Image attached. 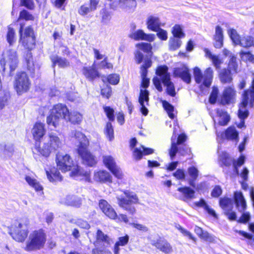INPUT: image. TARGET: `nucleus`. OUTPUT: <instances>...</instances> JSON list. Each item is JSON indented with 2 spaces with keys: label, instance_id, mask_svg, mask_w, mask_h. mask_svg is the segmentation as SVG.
<instances>
[{
  "label": "nucleus",
  "instance_id": "obj_1",
  "mask_svg": "<svg viewBox=\"0 0 254 254\" xmlns=\"http://www.w3.org/2000/svg\"><path fill=\"white\" fill-rule=\"evenodd\" d=\"M24 26L25 24L23 22L19 23V42L26 51L24 55V60L26 64V69L30 75L33 76L35 74V66L31 51L36 48V36L31 25L27 26L24 28Z\"/></svg>",
  "mask_w": 254,
  "mask_h": 254
},
{
  "label": "nucleus",
  "instance_id": "obj_2",
  "mask_svg": "<svg viewBox=\"0 0 254 254\" xmlns=\"http://www.w3.org/2000/svg\"><path fill=\"white\" fill-rule=\"evenodd\" d=\"M187 139V136L185 133L178 135L176 142L175 138L171 137V147L169 149V154L171 159H173L177 153L183 156H188V159H191L193 157L190 149L185 144Z\"/></svg>",
  "mask_w": 254,
  "mask_h": 254
},
{
  "label": "nucleus",
  "instance_id": "obj_3",
  "mask_svg": "<svg viewBox=\"0 0 254 254\" xmlns=\"http://www.w3.org/2000/svg\"><path fill=\"white\" fill-rule=\"evenodd\" d=\"M13 85L14 89L19 96L28 92L31 87V81L28 73L23 70L17 71Z\"/></svg>",
  "mask_w": 254,
  "mask_h": 254
},
{
  "label": "nucleus",
  "instance_id": "obj_4",
  "mask_svg": "<svg viewBox=\"0 0 254 254\" xmlns=\"http://www.w3.org/2000/svg\"><path fill=\"white\" fill-rule=\"evenodd\" d=\"M57 166L62 172L70 171L69 176L76 178L78 177L87 176L88 173L80 168L76 160H58Z\"/></svg>",
  "mask_w": 254,
  "mask_h": 254
},
{
  "label": "nucleus",
  "instance_id": "obj_5",
  "mask_svg": "<svg viewBox=\"0 0 254 254\" xmlns=\"http://www.w3.org/2000/svg\"><path fill=\"white\" fill-rule=\"evenodd\" d=\"M69 110L65 105L59 103L55 105L50 114L47 117L46 122L48 126L56 127L60 119H66Z\"/></svg>",
  "mask_w": 254,
  "mask_h": 254
},
{
  "label": "nucleus",
  "instance_id": "obj_6",
  "mask_svg": "<svg viewBox=\"0 0 254 254\" xmlns=\"http://www.w3.org/2000/svg\"><path fill=\"white\" fill-rule=\"evenodd\" d=\"M46 241V235L43 230L40 229L32 232L26 242L25 250L32 251L40 250L44 247Z\"/></svg>",
  "mask_w": 254,
  "mask_h": 254
},
{
  "label": "nucleus",
  "instance_id": "obj_7",
  "mask_svg": "<svg viewBox=\"0 0 254 254\" xmlns=\"http://www.w3.org/2000/svg\"><path fill=\"white\" fill-rule=\"evenodd\" d=\"M27 226L26 219L15 221L9 228V234L16 241L23 242L27 237Z\"/></svg>",
  "mask_w": 254,
  "mask_h": 254
},
{
  "label": "nucleus",
  "instance_id": "obj_8",
  "mask_svg": "<svg viewBox=\"0 0 254 254\" xmlns=\"http://www.w3.org/2000/svg\"><path fill=\"white\" fill-rule=\"evenodd\" d=\"M124 195H117V203L119 206L130 214H133L136 211L135 207L131 204L137 203L138 199L136 195L128 191H124Z\"/></svg>",
  "mask_w": 254,
  "mask_h": 254
},
{
  "label": "nucleus",
  "instance_id": "obj_9",
  "mask_svg": "<svg viewBox=\"0 0 254 254\" xmlns=\"http://www.w3.org/2000/svg\"><path fill=\"white\" fill-rule=\"evenodd\" d=\"M72 134L79 142L77 152L81 158L93 159L92 154L88 149L89 141L86 135L81 131L77 130H74Z\"/></svg>",
  "mask_w": 254,
  "mask_h": 254
},
{
  "label": "nucleus",
  "instance_id": "obj_10",
  "mask_svg": "<svg viewBox=\"0 0 254 254\" xmlns=\"http://www.w3.org/2000/svg\"><path fill=\"white\" fill-rule=\"evenodd\" d=\"M193 76L195 82L200 84V88L203 86L209 88L212 81L213 71L210 67H208L203 74L199 67H195L193 68Z\"/></svg>",
  "mask_w": 254,
  "mask_h": 254
},
{
  "label": "nucleus",
  "instance_id": "obj_11",
  "mask_svg": "<svg viewBox=\"0 0 254 254\" xmlns=\"http://www.w3.org/2000/svg\"><path fill=\"white\" fill-rule=\"evenodd\" d=\"M229 36L232 42L236 45L249 48L254 47V37L249 35H244L242 37L237 33L234 29H231L228 31Z\"/></svg>",
  "mask_w": 254,
  "mask_h": 254
},
{
  "label": "nucleus",
  "instance_id": "obj_12",
  "mask_svg": "<svg viewBox=\"0 0 254 254\" xmlns=\"http://www.w3.org/2000/svg\"><path fill=\"white\" fill-rule=\"evenodd\" d=\"M237 91L233 85L225 87L218 100L219 105L225 106L236 102Z\"/></svg>",
  "mask_w": 254,
  "mask_h": 254
},
{
  "label": "nucleus",
  "instance_id": "obj_13",
  "mask_svg": "<svg viewBox=\"0 0 254 254\" xmlns=\"http://www.w3.org/2000/svg\"><path fill=\"white\" fill-rule=\"evenodd\" d=\"M136 47L139 50H136L134 53V60L137 64L143 62V60L146 56H151L152 58V47L151 44L145 42H141L136 45Z\"/></svg>",
  "mask_w": 254,
  "mask_h": 254
},
{
  "label": "nucleus",
  "instance_id": "obj_14",
  "mask_svg": "<svg viewBox=\"0 0 254 254\" xmlns=\"http://www.w3.org/2000/svg\"><path fill=\"white\" fill-rule=\"evenodd\" d=\"M242 107L253 108L254 106V79L248 89L243 91L241 95V100L239 103Z\"/></svg>",
  "mask_w": 254,
  "mask_h": 254
},
{
  "label": "nucleus",
  "instance_id": "obj_15",
  "mask_svg": "<svg viewBox=\"0 0 254 254\" xmlns=\"http://www.w3.org/2000/svg\"><path fill=\"white\" fill-rule=\"evenodd\" d=\"M152 61L151 56H146L142 64L140 66V74L141 77V86L147 88L150 83L149 78H147L148 69L151 67Z\"/></svg>",
  "mask_w": 254,
  "mask_h": 254
},
{
  "label": "nucleus",
  "instance_id": "obj_16",
  "mask_svg": "<svg viewBox=\"0 0 254 254\" xmlns=\"http://www.w3.org/2000/svg\"><path fill=\"white\" fill-rule=\"evenodd\" d=\"M175 77L181 78L184 82L190 84L191 81V76L189 68L185 64L180 67H175L173 71Z\"/></svg>",
  "mask_w": 254,
  "mask_h": 254
},
{
  "label": "nucleus",
  "instance_id": "obj_17",
  "mask_svg": "<svg viewBox=\"0 0 254 254\" xmlns=\"http://www.w3.org/2000/svg\"><path fill=\"white\" fill-rule=\"evenodd\" d=\"M216 134L218 137H220L223 140L226 139L235 141L236 143L239 140V132L233 126H231L227 127L224 132H217Z\"/></svg>",
  "mask_w": 254,
  "mask_h": 254
},
{
  "label": "nucleus",
  "instance_id": "obj_18",
  "mask_svg": "<svg viewBox=\"0 0 254 254\" xmlns=\"http://www.w3.org/2000/svg\"><path fill=\"white\" fill-rule=\"evenodd\" d=\"M82 74L90 81H93L101 76V74L96 66H83L81 70Z\"/></svg>",
  "mask_w": 254,
  "mask_h": 254
},
{
  "label": "nucleus",
  "instance_id": "obj_19",
  "mask_svg": "<svg viewBox=\"0 0 254 254\" xmlns=\"http://www.w3.org/2000/svg\"><path fill=\"white\" fill-rule=\"evenodd\" d=\"M128 37L135 41H146L152 42L155 40L153 34H146L142 29H138L128 35Z\"/></svg>",
  "mask_w": 254,
  "mask_h": 254
},
{
  "label": "nucleus",
  "instance_id": "obj_20",
  "mask_svg": "<svg viewBox=\"0 0 254 254\" xmlns=\"http://www.w3.org/2000/svg\"><path fill=\"white\" fill-rule=\"evenodd\" d=\"M99 206L102 212L109 218L116 219L117 214L112 206L104 199H101L99 202Z\"/></svg>",
  "mask_w": 254,
  "mask_h": 254
},
{
  "label": "nucleus",
  "instance_id": "obj_21",
  "mask_svg": "<svg viewBox=\"0 0 254 254\" xmlns=\"http://www.w3.org/2000/svg\"><path fill=\"white\" fill-rule=\"evenodd\" d=\"M45 132V124L39 122H36L32 128V135L35 142L40 143Z\"/></svg>",
  "mask_w": 254,
  "mask_h": 254
},
{
  "label": "nucleus",
  "instance_id": "obj_22",
  "mask_svg": "<svg viewBox=\"0 0 254 254\" xmlns=\"http://www.w3.org/2000/svg\"><path fill=\"white\" fill-rule=\"evenodd\" d=\"M152 245L161 252L169 254L173 252V248L171 244L165 239L160 238L156 241H153Z\"/></svg>",
  "mask_w": 254,
  "mask_h": 254
},
{
  "label": "nucleus",
  "instance_id": "obj_23",
  "mask_svg": "<svg viewBox=\"0 0 254 254\" xmlns=\"http://www.w3.org/2000/svg\"><path fill=\"white\" fill-rule=\"evenodd\" d=\"M213 46L216 49H221L223 46L224 34L223 29L219 25L215 28V33L213 36Z\"/></svg>",
  "mask_w": 254,
  "mask_h": 254
},
{
  "label": "nucleus",
  "instance_id": "obj_24",
  "mask_svg": "<svg viewBox=\"0 0 254 254\" xmlns=\"http://www.w3.org/2000/svg\"><path fill=\"white\" fill-rule=\"evenodd\" d=\"M103 162L105 166L117 178L123 179L124 174L121 169L116 165L114 160H104Z\"/></svg>",
  "mask_w": 254,
  "mask_h": 254
},
{
  "label": "nucleus",
  "instance_id": "obj_25",
  "mask_svg": "<svg viewBox=\"0 0 254 254\" xmlns=\"http://www.w3.org/2000/svg\"><path fill=\"white\" fill-rule=\"evenodd\" d=\"M154 151L155 150L153 148L140 145L139 147L134 148L133 154L136 159H141L144 156L154 153Z\"/></svg>",
  "mask_w": 254,
  "mask_h": 254
},
{
  "label": "nucleus",
  "instance_id": "obj_26",
  "mask_svg": "<svg viewBox=\"0 0 254 254\" xmlns=\"http://www.w3.org/2000/svg\"><path fill=\"white\" fill-rule=\"evenodd\" d=\"M94 178L95 181L101 183H112V176L106 171H100L95 173Z\"/></svg>",
  "mask_w": 254,
  "mask_h": 254
},
{
  "label": "nucleus",
  "instance_id": "obj_27",
  "mask_svg": "<svg viewBox=\"0 0 254 254\" xmlns=\"http://www.w3.org/2000/svg\"><path fill=\"white\" fill-rule=\"evenodd\" d=\"M234 200L238 210L240 212L244 211L247 207V204L242 193L240 191L235 192Z\"/></svg>",
  "mask_w": 254,
  "mask_h": 254
},
{
  "label": "nucleus",
  "instance_id": "obj_28",
  "mask_svg": "<svg viewBox=\"0 0 254 254\" xmlns=\"http://www.w3.org/2000/svg\"><path fill=\"white\" fill-rule=\"evenodd\" d=\"M10 72L14 71L18 67L19 60L17 53L16 51H9L8 56Z\"/></svg>",
  "mask_w": 254,
  "mask_h": 254
},
{
  "label": "nucleus",
  "instance_id": "obj_29",
  "mask_svg": "<svg viewBox=\"0 0 254 254\" xmlns=\"http://www.w3.org/2000/svg\"><path fill=\"white\" fill-rule=\"evenodd\" d=\"M147 28L152 31H157L160 28L161 23L157 17L150 16L146 21Z\"/></svg>",
  "mask_w": 254,
  "mask_h": 254
},
{
  "label": "nucleus",
  "instance_id": "obj_30",
  "mask_svg": "<svg viewBox=\"0 0 254 254\" xmlns=\"http://www.w3.org/2000/svg\"><path fill=\"white\" fill-rule=\"evenodd\" d=\"M217 116L220 118L218 124L221 126H226L230 121V116L227 111L220 109H216L215 110Z\"/></svg>",
  "mask_w": 254,
  "mask_h": 254
},
{
  "label": "nucleus",
  "instance_id": "obj_31",
  "mask_svg": "<svg viewBox=\"0 0 254 254\" xmlns=\"http://www.w3.org/2000/svg\"><path fill=\"white\" fill-rule=\"evenodd\" d=\"M219 77L222 84H230L233 81L232 71L226 68L222 69L219 72Z\"/></svg>",
  "mask_w": 254,
  "mask_h": 254
},
{
  "label": "nucleus",
  "instance_id": "obj_32",
  "mask_svg": "<svg viewBox=\"0 0 254 254\" xmlns=\"http://www.w3.org/2000/svg\"><path fill=\"white\" fill-rule=\"evenodd\" d=\"M162 82L164 86H166L167 94L172 97H175L176 95L175 87L174 83L171 81L170 77H169L168 75L164 76Z\"/></svg>",
  "mask_w": 254,
  "mask_h": 254
},
{
  "label": "nucleus",
  "instance_id": "obj_33",
  "mask_svg": "<svg viewBox=\"0 0 254 254\" xmlns=\"http://www.w3.org/2000/svg\"><path fill=\"white\" fill-rule=\"evenodd\" d=\"M178 190L183 195V200L187 201L195 197V191L189 187L179 188Z\"/></svg>",
  "mask_w": 254,
  "mask_h": 254
},
{
  "label": "nucleus",
  "instance_id": "obj_34",
  "mask_svg": "<svg viewBox=\"0 0 254 254\" xmlns=\"http://www.w3.org/2000/svg\"><path fill=\"white\" fill-rule=\"evenodd\" d=\"M50 59L53 66L58 65L61 68H65L69 66L70 65L69 62L67 59L57 55L51 57Z\"/></svg>",
  "mask_w": 254,
  "mask_h": 254
},
{
  "label": "nucleus",
  "instance_id": "obj_35",
  "mask_svg": "<svg viewBox=\"0 0 254 254\" xmlns=\"http://www.w3.org/2000/svg\"><path fill=\"white\" fill-rule=\"evenodd\" d=\"M61 202L67 205L79 207L81 204V200L74 195H67L62 200Z\"/></svg>",
  "mask_w": 254,
  "mask_h": 254
},
{
  "label": "nucleus",
  "instance_id": "obj_36",
  "mask_svg": "<svg viewBox=\"0 0 254 254\" xmlns=\"http://www.w3.org/2000/svg\"><path fill=\"white\" fill-rule=\"evenodd\" d=\"M96 238V240L94 243L95 247L98 246L99 243L101 242H104L107 245H110L112 243V239L100 230L97 231Z\"/></svg>",
  "mask_w": 254,
  "mask_h": 254
},
{
  "label": "nucleus",
  "instance_id": "obj_37",
  "mask_svg": "<svg viewBox=\"0 0 254 254\" xmlns=\"http://www.w3.org/2000/svg\"><path fill=\"white\" fill-rule=\"evenodd\" d=\"M188 173L190 177L189 179H188L189 185L192 187L195 188V181L198 176V170L194 167H190L188 169Z\"/></svg>",
  "mask_w": 254,
  "mask_h": 254
},
{
  "label": "nucleus",
  "instance_id": "obj_38",
  "mask_svg": "<svg viewBox=\"0 0 254 254\" xmlns=\"http://www.w3.org/2000/svg\"><path fill=\"white\" fill-rule=\"evenodd\" d=\"M46 174L48 179L51 182H60L63 180L60 173L55 168L51 169L50 172L47 170Z\"/></svg>",
  "mask_w": 254,
  "mask_h": 254
},
{
  "label": "nucleus",
  "instance_id": "obj_39",
  "mask_svg": "<svg viewBox=\"0 0 254 254\" xmlns=\"http://www.w3.org/2000/svg\"><path fill=\"white\" fill-rule=\"evenodd\" d=\"M120 75L117 73H111L107 76L103 75L102 76V81L104 83H109L111 85H115L120 82Z\"/></svg>",
  "mask_w": 254,
  "mask_h": 254
},
{
  "label": "nucleus",
  "instance_id": "obj_40",
  "mask_svg": "<svg viewBox=\"0 0 254 254\" xmlns=\"http://www.w3.org/2000/svg\"><path fill=\"white\" fill-rule=\"evenodd\" d=\"M35 148L37 151L39 153L40 155L45 157H48L51 152V147L48 143H44L42 148H40V143L35 142Z\"/></svg>",
  "mask_w": 254,
  "mask_h": 254
},
{
  "label": "nucleus",
  "instance_id": "obj_41",
  "mask_svg": "<svg viewBox=\"0 0 254 254\" xmlns=\"http://www.w3.org/2000/svg\"><path fill=\"white\" fill-rule=\"evenodd\" d=\"M82 115L76 112H68L66 120L72 124H79L82 121Z\"/></svg>",
  "mask_w": 254,
  "mask_h": 254
},
{
  "label": "nucleus",
  "instance_id": "obj_42",
  "mask_svg": "<svg viewBox=\"0 0 254 254\" xmlns=\"http://www.w3.org/2000/svg\"><path fill=\"white\" fill-rule=\"evenodd\" d=\"M20 20L25 21H33L35 20V16L27 10L23 9L20 11L18 17L14 23H16Z\"/></svg>",
  "mask_w": 254,
  "mask_h": 254
},
{
  "label": "nucleus",
  "instance_id": "obj_43",
  "mask_svg": "<svg viewBox=\"0 0 254 254\" xmlns=\"http://www.w3.org/2000/svg\"><path fill=\"white\" fill-rule=\"evenodd\" d=\"M7 28L6 41L9 45H12L16 40L15 31L14 28L12 27V24L8 25Z\"/></svg>",
  "mask_w": 254,
  "mask_h": 254
},
{
  "label": "nucleus",
  "instance_id": "obj_44",
  "mask_svg": "<svg viewBox=\"0 0 254 254\" xmlns=\"http://www.w3.org/2000/svg\"><path fill=\"white\" fill-rule=\"evenodd\" d=\"M162 104L164 110L167 113L169 117L171 119L174 120L176 117V115L174 113L175 110L174 107L166 100L162 101Z\"/></svg>",
  "mask_w": 254,
  "mask_h": 254
},
{
  "label": "nucleus",
  "instance_id": "obj_45",
  "mask_svg": "<svg viewBox=\"0 0 254 254\" xmlns=\"http://www.w3.org/2000/svg\"><path fill=\"white\" fill-rule=\"evenodd\" d=\"M168 67L166 65H159L156 69V74L161 77V81H163V77L168 75L170 77V73L168 72Z\"/></svg>",
  "mask_w": 254,
  "mask_h": 254
},
{
  "label": "nucleus",
  "instance_id": "obj_46",
  "mask_svg": "<svg viewBox=\"0 0 254 254\" xmlns=\"http://www.w3.org/2000/svg\"><path fill=\"white\" fill-rule=\"evenodd\" d=\"M238 64L237 62V57L235 56H231L229 59L227 69H230L233 73L238 72Z\"/></svg>",
  "mask_w": 254,
  "mask_h": 254
},
{
  "label": "nucleus",
  "instance_id": "obj_47",
  "mask_svg": "<svg viewBox=\"0 0 254 254\" xmlns=\"http://www.w3.org/2000/svg\"><path fill=\"white\" fill-rule=\"evenodd\" d=\"M25 179L27 183L36 191H40L42 190V187L36 179L28 176H26Z\"/></svg>",
  "mask_w": 254,
  "mask_h": 254
},
{
  "label": "nucleus",
  "instance_id": "obj_48",
  "mask_svg": "<svg viewBox=\"0 0 254 254\" xmlns=\"http://www.w3.org/2000/svg\"><path fill=\"white\" fill-rule=\"evenodd\" d=\"M104 132L106 136L110 141H111L114 139V131L111 122H107L105 127Z\"/></svg>",
  "mask_w": 254,
  "mask_h": 254
},
{
  "label": "nucleus",
  "instance_id": "obj_49",
  "mask_svg": "<svg viewBox=\"0 0 254 254\" xmlns=\"http://www.w3.org/2000/svg\"><path fill=\"white\" fill-rule=\"evenodd\" d=\"M171 32L173 34V37L181 39L185 37V34L179 24H175L173 27Z\"/></svg>",
  "mask_w": 254,
  "mask_h": 254
},
{
  "label": "nucleus",
  "instance_id": "obj_50",
  "mask_svg": "<svg viewBox=\"0 0 254 254\" xmlns=\"http://www.w3.org/2000/svg\"><path fill=\"white\" fill-rule=\"evenodd\" d=\"M182 41L180 38L172 37L170 39L169 47L171 51H176L182 45Z\"/></svg>",
  "mask_w": 254,
  "mask_h": 254
},
{
  "label": "nucleus",
  "instance_id": "obj_51",
  "mask_svg": "<svg viewBox=\"0 0 254 254\" xmlns=\"http://www.w3.org/2000/svg\"><path fill=\"white\" fill-rule=\"evenodd\" d=\"M100 94L103 98L109 99L112 95V87L108 84H106L101 88Z\"/></svg>",
  "mask_w": 254,
  "mask_h": 254
},
{
  "label": "nucleus",
  "instance_id": "obj_52",
  "mask_svg": "<svg viewBox=\"0 0 254 254\" xmlns=\"http://www.w3.org/2000/svg\"><path fill=\"white\" fill-rule=\"evenodd\" d=\"M219 89L217 87L213 86L212 87V91L209 96V102L211 104H215L218 99Z\"/></svg>",
  "mask_w": 254,
  "mask_h": 254
},
{
  "label": "nucleus",
  "instance_id": "obj_53",
  "mask_svg": "<svg viewBox=\"0 0 254 254\" xmlns=\"http://www.w3.org/2000/svg\"><path fill=\"white\" fill-rule=\"evenodd\" d=\"M104 112H105L107 118L110 122L115 121V111L114 109L110 106H104L103 107Z\"/></svg>",
  "mask_w": 254,
  "mask_h": 254
},
{
  "label": "nucleus",
  "instance_id": "obj_54",
  "mask_svg": "<svg viewBox=\"0 0 254 254\" xmlns=\"http://www.w3.org/2000/svg\"><path fill=\"white\" fill-rule=\"evenodd\" d=\"M241 59L246 62L254 64V55L250 51H241L239 53Z\"/></svg>",
  "mask_w": 254,
  "mask_h": 254
},
{
  "label": "nucleus",
  "instance_id": "obj_55",
  "mask_svg": "<svg viewBox=\"0 0 254 254\" xmlns=\"http://www.w3.org/2000/svg\"><path fill=\"white\" fill-rule=\"evenodd\" d=\"M119 3L128 9H134L137 5L135 0H119Z\"/></svg>",
  "mask_w": 254,
  "mask_h": 254
},
{
  "label": "nucleus",
  "instance_id": "obj_56",
  "mask_svg": "<svg viewBox=\"0 0 254 254\" xmlns=\"http://www.w3.org/2000/svg\"><path fill=\"white\" fill-rule=\"evenodd\" d=\"M48 136L49 137V145L51 147L53 146L54 147H59L61 144V141L59 137L52 133H50Z\"/></svg>",
  "mask_w": 254,
  "mask_h": 254
},
{
  "label": "nucleus",
  "instance_id": "obj_57",
  "mask_svg": "<svg viewBox=\"0 0 254 254\" xmlns=\"http://www.w3.org/2000/svg\"><path fill=\"white\" fill-rule=\"evenodd\" d=\"M138 101L140 104H144V102L147 105L149 102V92L146 89L140 90Z\"/></svg>",
  "mask_w": 254,
  "mask_h": 254
},
{
  "label": "nucleus",
  "instance_id": "obj_58",
  "mask_svg": "<svg viewBox=\"0 0 254 254\" xmlns=\"http://www.w3.org/2000/svg\"><path fill=\"white\" fill-rule=\"evenodd\" d=\"M238 116L240 120H245L249 115V111L247 107H242L241 104L238 105Z\"/></svg>",
  "mask_w": 254,
  "mask_h": 254
},
{
  "label": "nucleus",
  "instance_id": "obj_59",
  "mask_svg": "<svg viewBox=\"0 0 254 254\" xmlns=\"http://www.w3.org/2000/svg\"><path fill=\"white\" fill-rule=\"evenodd\" d=\"M220 205L225 211H226L229 208H232V201L228 198H221L220 200Z\"/></svg>",
  "mask_w": 254,
  "mask_h": 254
},
{
  "label": "nucleus",
  "instance_id": "obj_60",
  "mask_svg": "<svg viewBox=\"0 0 254 254\" xmlns=\"http://www.w3.org/2000/svg\"><path fill=\"white\" fill-rule=\"evenodd\" d=\"M194 232L201 239L205 240H208L209 237V234L198 226H195L194 228Z\"/></svg>",
  "mask_w": 254,
  "mask_h": 254
},
{
  "label": "nucleus",
  "instance_id": "obj_61",
  "mask_svg": "<svg viewBox=\"0 0 254 254\" xmlns=\"http://www.w3.org/2000/svg\"><path fill=\"white\" fill-rule=\"evenodd\" d=\"M52 3L54 7L62 10H64L66 6V0H53Z\"/></svg>",
  "mask_w": 254,
  "mask_h": 254
},
{
  "label": "nucleus",
  "instance_id": "obj_62",
  "mask_svg": "<svg viewBox=\"0 0 254 254\" xmlns=\"http://www.w3.org/2000/svg\"><path fill=\"white\" fill-rule=\"evenodd\" d=\"M20 5L29 10H33L35 7L33 0H20Z\"/></svg>",
  "mask_w": 254,
  "mask_h": 254
},
{
  "label": "nucleus",
  "instance_id": "obj_63",
  "mask_svg": "<svg viewBox=\"0 0 254 254\" xmlns=\"http://www.w3.org/2000/svg\"><path fill=\"white\" fill-rule=\"evenodd\" d=\"M100 67L102 69H112L113 68V65L109 62L108 57H105L100 63Z\"/></svg>",
  "mask_w": 254,
  "mask_h": 254
},
{
  "label": "nucleus",
  "instance_id": "obj_64",
  "mask_svg": "<svg viewBox=\"0 0 254 254\" xmlns=\"http://www.w3.org/2000/svg\"><path fill=\"white\" fill-rule=\"evenodd\" d=\"M92 11L93 10L90 6H88L87 4H84L79 7L78 12L80 15L84 16Z\"/></svg>",
  "mask_w": 254,
  "mask_h": 254
}]
</instances>
